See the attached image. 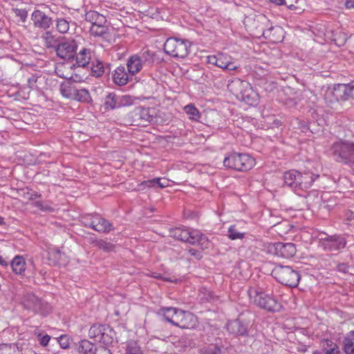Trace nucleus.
I'll list each match as a JSON object with an SVG mask.
<instances>
[{"label":"nucleus","mask_w":354,"mask_h":354,"mask_svg":"<svg viewBox=\"0 0 354 354\" xmlns=\"http://www.w3.org/2000/svg\"><path fill=\"white\" fill-rule=\"evenodd\" d=\"M169 236L177 240L200 245L203 250L209 248L211 245L208 239L197 230L176 227L169 231Z\"/></svg>","instance_id":"f257e3e1"},{"label":"nucleus","mask_w":354,"mask_h":354,"mask_svg":"<svg viewBox=\"0 0 354 354\" xmlns=\"http://www.w3.org/2000/svg\"><path fill=\"white\" fill-rule=\"evenodd\" d=\"M227 88L237 99L252 104L257 100V95L251 85L246 81L234 78L229 81Z\"/></svg>","instance_id":"f03ea898"},{"label":"nucleus","mask_w":354,"mask_h":354,"mask_svg":"<svg viewBox=\"0 0 354 354\" xmlns=\"http://www.w3.org/2000/svg\"><path fill=\"white\" fill-rule=\"evenodd\" d=\"M248 293L250 302L268 311L274 312L281 308V304L275 299L265 294L260 287H251L248 289Z\"/></svg>","instance_id":"7ed1b4c3"},{"label":"nucleus","mask_w":354,"mask_h":354,"mask_svg":"<svg viewBox=\"0 0 354 354\" xmlns=\"http://www.w3.org/2000/svg\"><path fill=\"white\" fill-rule=\"evenodd\" d=\"M153 62V53L149 49H143L140 53L129 57L127 63L129 73L133 76L139 73L144 66H150Z\"/></svg>","instance_id":"20e7f679"},{"label":"nucleus","mask_w":354,"mask_h":354,"mask_svg":"<svg viewBox=\"0 0 354 354\" xmlns=\"http://www.w3.org/2000/svg\"><path fill=\"white\" fill-rule=\"evenodd\" d=\"M223 165L226 167L243 171L252 169L255 165V160L248 154L232 153L225 157Z\"/></svg>","instance_id":"39448f33"},{"label":"nucleus","mask_w":354,"mask_h":354,"mask_svg":"<svg viewBox=\"0 0 354 354\" xmlns=\"http://www.w3.org/2000/svg\"><path fill=\"white\" fill-rule=\"evenodd\" d=\"M272 276L281 283L290 287H296L300 275L290 266H277L272 272Z\"/></svg>","instance_id":"423d86ee"},{"label":"nucleus","mask_w":354,"mask_h":354,"mask_svg":"<svg viewBox=\"0 0 354 354\" xmlns=\"http://www.w3.org/2000/svg\"><path fill=\"white\" fill-rule=\"evenodd\" d=\"M331 150L332 154L338 162L354 165V143L336 142Z\"/></svg>","instance_id":"0eeeda50"},{"label":"nucleus","mask_w":354,"mask_h":354,"mask_svg":"<svg viewBox=\"0 0 354 354\" xmlns=\"http://www.w3.org/2000/svg\"><path fill=\"white\" fill-rule=\"evenodd\" d=\"M207 64L216 66L223 71H234L239 68L235 59L231 55L219 52L216 55H208L205 57Z\"/></svg>","instance_id":"6e6552de"},{"label":"nucleus","mask_w":354,"mask_h":354,"mask_svg":"<svg viewBox=\"0 0 354 354\" xmlns=\"http://www.w3.org/2000/svg\"><path fill=\"white\" fill-rule=\"evenodd\" d=\"M190 44L188 40L169 38L165 43L164 50L166 53L175 57L184 58L189 50Z\"/></svg>","instance_id":"1a4fd4ad"},{"label":"nucleus","mask_w":354,"mask_h":354,"mask_svg":"<svg viewBox=\"0 0 354 354\" xmlns=\"http://www.w3.org/2000/svg\"><path fill=\"white\" fill-rule=\"evenodd\" d=\"M77 42L74 38L64 37L56 46V54L62 59H73L77 50Z\"/></svg>","instance_id":"9d476101"},{"label":"nucleus","mask_w":354,"mask_h":354,"mask_svg":"<svg viewBox=\"0 0 354 354\" xmlns=\"http://www.w3.org/2000/svg\"><path fill=\"white\" fill-rule=\"evenodd\" d=\"M24 306L35 313L46 316L51 310L50 306L33 294H27L23 299Z\"/></svg>","instance_id":"9b49d317"},{"label":"nucleus","mask_w":354,"mask_h":354,"mask_svg":"<svg viewBox=\"0 0 354 354\" xmlns=\"http://www.w3.org/2000/svg\"><path fill=\"white\" fill-rule=\"evenodd\" d=\"M352 95V85L338 84L334 86L333 89L327 93L326 99L332 104L334 102L346 101Z\"/></svg>","instance_id":"f8f14e48"},{"label":"nucleus","mask_w":354,"mask_h":354,"mask_svg":"<svg viewBox=\"0 0 354 354\" xmlns=\"http://www.w3.org/2000/svg\"><path fill=\"white\" fill-rule=\"evenodd\" d=\"M83 223L100 233H106L112 230V225L105 218L97 214L87 215L83 218Z\"/></svg>","instance_id":"ddd939ff"},{"label":"nucleus","mask_w":354,"mask_h":354,"mask_svg":"<svg viewBox=\"0 0 354 354\" xmlns=\"http://www.w3.org/2000/svg\"><path fill=\"white\" fill-rule=\"evenodd\" d=\"M324 237L319 236V241L323 248L326 250H339L345 248L346 241L340 236H328L324 234Z\"/></svg>","instance_id":"4468645a"},{"label":"nucleus","mask_w":354,"mask_h":354,"mask_svg":"<svg viewBox=\"0 0 354 354\" xmlns=\"http://www.w3.org/2000/svg\"><path fill=\"white\" fill-rule=\"evenodd\" d=\"M270 251L278 257L289 259L295 254L296 248L292 243L278 242L270 246Z\"/></svg>","instance_id":"2eb2a0df"},{"label":"nucleus","mask_w":354,"mask_h":354,"mask_svg":"<svg viewBox=\"0 0 354 354\" xmlns=\"http://www.w3.org/2000/svg\"><path fill=\"white\" fill-rule=\"evenodd\" d=\"M175 326L181 328H194L197 324V318L192 313L180 310Z\"/></svg>","instance_id":"dca6fc26"},{"label":"nucleus","mask_w":354,"mask_h":354,"mask_svg":"<svg viewBox=\"0 0 354 354\" xmlns=\"http://www.w3.org/2000/svg\"><path fill=\"white\" fill-rule=\"evenodd\" d=\"M31 20L35 28L43 30L49 28L53 24L51 17L39 10H36L32 13Z\"/></svg>","instance_id":"f3484780"},{"label":"nucleus","mask_w":354,"mask_h":354,"mask_svg":"<svg viewBox=\"0 0 354 354\" xmlns=\"http://www.w3.org/2000/svg\"><path fill=\"white\" fill-rule=\"evenodd\" d=\"M180 309L174 307H162L159 309L158 314L164 317L167 322L175 326L177 322L176 320H178L179 315L178 313H180Z\"/></svg>","instance_id":"a211bd4d"},{"label":"nucleus","mask_w":354,"mask_h":354,"mask_svg":"<svg viewBox=\"0 0 354 354\" xmlns=\"http://www.w3.org/2000/svg\"><path fill=\"white\" fill-rule=\"evenodd\" d=\"M226 329L230 333L236 336H243L248 333L247 326L239 319L229 321L226 324Z\"/></svg>","instance_id":"6ab92c4d"},{"label":"nucleus","mask_w":354,"mask_h":354,"mask_svg":"<svg viewBox=\"0 0 354 354\" xmlns=\"http://www.w3.org/2000/svg\"><path fill=\"white\" fill-rule=\"evenodd\" d=\"M130 75L129 71H126L124 66H120L115 69L113 74V80L117 85L124 86L129 81Z\"/></svg>","instance_id":"aec40b11"},{"label":"nucleus","mask_w":354,"mask_h":354,"mask_svg":"<svg viewBox=\"0 0 354 354\" xmlns=\"http://www.w3.org/2000/svg\"><path fill=\"white\" fill-rule=\"evenodd\" d=\"M106 330H109V331L112 333V330L109 328H105V327L102 325H93L89 329V335L91 337H99L100 341L109 344L111 342V341L106 339L108 336V334L106 333Z\"/></svg>","instance_id":"412c9836"},{"label":"nucleus","mask_w":354,"mask_h":354,"mask_svg":"<svg viewBox=\"0 0 354 354\" xmlns=\"http://www.w3.org/2000/svg\"><path fill=\"white\" fill-rule=\"evenodd\" d=\"M48 258L55 265L63 266L66 264L68 259L66 255L59 249L50 248L48 250Z\"/></svg>","instance_id":"4be33fe9"},{"label":"nucleus","mask_w":354,"mask_h":354,"mask_svg":"<svg viewBox=\"0 0 354 354\" xmlns=\"http://www.w3.org/2000/svg\"><path fill=\"white\" fill-rule=\"evenodd\" d=\"M319 177V175H310L308 173L305 174H301L299 173V178H298V187L301 189H307L310 188L313 182L315 180L316 178Z\"/></svg>","instance_id":"5701e85b"},{"label":"nucleus","mask_w":354,"mask_h":354,"mask_svg":"<svg viewBox=\"0 0 354 354\" xmlns=\"http://www.w3.org/2000/svg\"><path fill=\"white\" fill-rule=\"evenodd\" d=\"M91 59V52L89 49L82 48L76 55V63L78 66H87Z\"/></svg>","instance_id":"b1692460"},{"label":"nucleus","mask_w":354,"mask_h":354,"mask_svg":"<svg viewBox=\"0 0 354 354\" xmlns=\"http://www.w3.org/2000/svg\"><path fill=\"white\" fill-rule=\"evenodd\" d=\"M85 19L87 21L94 24H105L106 22V17L95 10H89L85 14Z\"/></svg>","instance_id":"393cba45"},{"label":"nucleus","mask_w":354,"mask_h":354,"mask_svg":"<svg viewBox=\"0 0 354 354\" xmlns=\"http://www.w3.org/2000/svg\"><path fill=\"white\" fill-rule=\"evenodd\" d=\"M10 266L16 274H22L26 269L25 259L23 257L17 255L11 261Z\"/></svg>","instance_id":"a878e982"},{"label":"nucleus","mask_w":354,"mask_h":354,"mask_svg":"<svg viewBox=\"0 0 354 354\" xmlns=\"http://www.w3.org/2000/svg\"><path fill=\"white\" fill-rule=\"evenodd\" d=\"M299 171L297 170H290L283 174V180L284 183L290 186L294 187L297 188L298 187V178H299Z\"/></svg>","instance_id":"bb28decb"},{"label":"nucleus","mask_w":354,"mask_h":354,"mask_svg":"<svg viewBox=\"0 0 354 354\" xmlns=\"http://www.w3.org/2000/svg\"><path fill=\"white\" fill-rule=\"evenodd\" d=\"M344 349L346 354H354V331H350L344 341Z\"/></svg>","instance_id":"cd10ccee"},{"label":"nucleus","mask_w":354,"mask_h":354,"mask_svg":"<svg viewBox=\"0 0 354 354\" xmlns=\"http://www.w3.org/2000/svg\"><path fill=\"white\" fill-rule=\"evenodd\" d=\"M72 99L82 102H88L91 100V96L88 90L75 87V92Z\"/></svg>","instance_id":"c85d7f7f"},{"label":"nucleus","mask_w":354,"mask_h":354,"mask_svg":"<svg viewBox=\"0 0 354 354\" xmlns=\"http://www.w3.org/2000/svg\"><path fill=\"white\" fill-rule=\"evenodd\" d=\"M74 92H75V86L72 83L66 82L62 84L60 86L61 94L66 98L72 99L74 96Z\"/></svg>","instance_id":"c756f323"},{"label":"nucleus","mask_w":354,"mask_h":354,"mask_svg":"<svg viewBox=\"0 0 354 354\" xmlns=\"http://www.w3.org/2000/svg\"><path fill=\"white\" fill-rule=\"evenodd\" d=\"M322 346L325 351L324 354H339L337 345L329 339H324Z\"/></svg>","instance_id":"7c9ffc66"},{"label":"nucleus","mask_w":354,"mask_h":354,"mask_svg":"<svg viewBox=\"0 0 354 354\" xmlns=\"http://www.w3.org/2000/svg\"><path fill=\"white\" fill-rule=\"evenodd\" d=\"M184 111L191 120L198 121L201 117L199 111L193 104L186 105L184 107Z\"/></svg>","instance_id":"2f4dec72"},{"label":"nucleus","mask_w":354,"mask_h":354,"mask_svg":"<svg viewBox=\"0 0 354 354\" xmlns=\"http://www.w3.org/2000/svg\"><path fill=\"white\" fill-rule=\"evenodd\" d=\"M70 21H68L64 18H57L55 20L57 30L61 34H65L68 32L70 28Z\"/></svg>","instance_id":"473e14b6"},{"label":"nucleus","mask_w":354,"mask_h":354,"mask_svg":"<svg viewBox=\"0 0 354 354\" xmlns=\"http://www.w3.org/2000/svg\"><path fill=\"white\" fill-rule=\"evenodd\" d=\"M125 354H144V353L136 342L130 340L127 342Z\"/></svg>","instance_id":"72a5a7b5"},{"label":"nucleus","mask_w":354,"mask_h":354,"mask_svg":"<svg viewBox=\"0 0 354 354\" xmlns=\"http://www.w3.org/2000/svg\"><path fill=\"white\" fill-rule=\"evenodd\" d=\"M147 187H154L157 185L159 187L164 188L169 185V181L166 178H153L152 180H146L143 183Z\"/></svg>","instance_id":"f704fd0d"},{"label":"nucleus","mask_w":354,"mask_h":354,"mask_svg":"<svg viewBox=\"0 0 354 354\" xmlns=\"http://www.w3.org/2000/svg\"><path fill=\"white\" fill-rule=\"evenodd\" d=\"M94 345L88 340H82L80 342L78 351L82 354H93Z\"/></svg>","instance_id":"c9c22d12"},{"label":"nucleus","mask_w":354,"mask_h":354,"mask_svg":"<svg viewBox=\"0 0 354 354\" xmlns=\"http://www.w3.org/2000/svg\"><path fill=\"white\" fill-rule=\"evenodd\" d=\"M104 106L106 109H111L119 108L118 95L113 93H109L105 99Z\"/></svg>","instance_id":"e433bc0d"},{"label":"nucleus","mask_w":354,"mask_h":354,"mask_svg":"<svg viewBox=\"0 0 354 354\" xmlns=\"http://www.w3.org/2000/svg\"><path fill=\"white\" fill-rule=\"evenodd\" d=\"M42 39L44 41L45 46L48 48H55L57 46V41L55 37L49 31L46 32L42 35Z\"/></svg>","instance_id":"4c0bfd02"},{"label":"nucleus","mask_w":354,"mask_h":354,"mask_svg":"<svg viewBox=\"0 0 354 354\" xmlns=\"http://www.w3.org/2000/svg\"><path fill=\"white\" fill-rule=\"evenodd\" d=\"M108 28L104 26V24H94L92 25L90 31L94 36L102 37L107 33Z\"/></svg>","instance_id":"58836bf2"},{"label":"nucleus","mask_w":354,"mask_h":354,"mask_svg":"<svg viewBox=\"0 0 354 354\" xmlns=\"http://www.w3.org/2000/svg\"><path fill=\"white\" fill-rule=\"evenodd\" d=\"M135 98L129 95H118L119 107L133 105Z\"/></svg>","instance_id":"ea45409f"},{"label":"nucleus","mask_w":354,"mask_h":354,"mask_svg":"<svg viewBox=\"0 0 354 354\" xmlns=\"http://www.w3.org/2000/svg\"><path fill=\"white\" fill-rule=\"evenodd\" d=\"M104 66L101 62L96 60L95 62L92 63L91 73L93 76H101L104 73Z\"/></svg>","instance_id":"a19ab883"},{"label":"nucleus","mask_w":354,"mask_h":354,"mask_svg":"<svg viewBox=\"0 0 354 354\" xmlns=\"http://www.w3.org/2000/svg\"><path fill=\"white\" fill-rule=\"evenodd\" d=\"M245 236V233L239 232L234 225H231L228 229V237L231 240L242 239Z\"/></svg>","instance_id":"79ce46f5"},{"label":"nucleus","mask_w":354,"mask_h":354,"mask_svg":"<svg viewBox=\"0 0 354 354\" xmlns=\"http://www.w3.org/2000/svg\"><path fill=\"white\" fill-rule=\"evenodd\" d=\"M96 245L99 248V249L105 251V252H109L113 250V245L111 244L109 242L100 240L97 242Z\"/></svg>","instance_id":"37998d69"},{"label":"nucleus","mask_w":354,"mask_h":354,"mask_svg":"<svg viewBox=\"0 0 354 354\" xmlns=\"http://www.w3.org/2000/svg\"><path fill=\"white\" fill-rule=\"evenodd\" d=\"M57 342L62 348L67 349L70 347V339L68 336L62 335L57 338Z\"/></svg>","instance_id":"c03bdc74"},{"label":"nucleus","mask_w":354,"mask_h":354,"mask_svg":"<svg viewBox=\"0 0 354 354\" xmlns=\"http://www.w3.org/2000/svg\"><path fill=\"white\" fill-rule=\"evenodd\" d=\"M34 205L44 212H53L54 210L53 207L43 201H36Z\"/></svg>","instance_id":"a18cd8bd"},{"label":"nucleus","mask_w":354,"mask_h":354,"mask_svg":"<svg viewBox=\"0 0 354 354\" xmlns=\"http://www.w3.org/2000/svg\"><path fill=\"white\" fill-rule=\"evenodd\" d=\"M37 77L36 75H31L27 80V86L29 89L37 88Z\"/></svg>","instance_id":"49530a36"},{"label":"nucleus","mask_w":354,"mask_h":354,"mask_svg":"<svg viewBox=\"0 0 354 354\" xmlns=\"http://www.w3.org/2000/svg\"><path fill=\"white\" fill-rule=\"evenodd\" d=\"M15 349V346L11 344L0 345V354H12L11 351Z\"/></svg>","instance_id":"de8ad7c7"},{"label":"nucleus","mask_w":354,"mask_h":354,"mask_svg":"<svg viewBox=\"0 0 354 354\" xmlns=\"http://www.w3.org/2000/svg\"><path fill=\"white\" fill-rule=\"evenodd\" d=\"M14 12L17 17H18L22 21H25L28 17V12L24 9H15Z\"/></svg>","instance_id":"09e8293b"},{"label":"nucleus","mask_w":354,"mask_h":354,"mask_svg":"<svg viewBox=\"0 0 354 354\" xmlns=\"http://www.w3.org/2000/svg\"><path fill=\"white\" fill-rule=\"evenodd\" d=\"M36 334L39 337V344L43 346H47L50 339V336L48 335H42L40 333H36Z\"/></svg>","instance_id":"8fccbe9b"},{"label":"nucleus","mask_w":354,"mask_h":354,"mask_svg":"<svg viewBox=\"0 0 354 354\" xmlns=\"http://www.w3.org/2000/svg\"><path fill=\"white\" fill-rule=\"evenodd\" d=\"M93 354H111V353L107 348L103 346H99L95 348Z\"/></svg>","instance_id":"3c124183"},{"label":"nucleus","mask_w":354,"mask_h":354,"mask_svg":"<svg viewBox=\"0 0 354 354\" xmlns=\"http://www.w3.org/2000/svg\"><path fill=\"white\" fill-rule=\"evenodd\" d=\"M151 277L155 279H162L165 281H169V282H176L177 281V279H171V278L163 277L160 274H158V273H153L151 274Z\"/></svg>","instance_id":"603ef678"},{"label":"nucleus","mask_w":354,"mask_h":354,"mask_svg":"<svg viewBox=\"0 0 354 354\" xmlns=\"http://www.w3.org/2000/svg\"><path fill=\"white\" fill-rule=\"evenodd\" d=\"M141 115L145 118L147 121L152 122L153 120V116L149 115V109H142Z\"/></svg>","instance_id":"864d4df0"},{"label":"nucleus","mask_w":354,"mask_h":354,"mask_svg":"<svg viewBox=\"0 0 354 354\" xmlns=\"http://www.w3.org/2000/svg\"><path fill=\"white\" fill-rule=\"evenodd\" d=\"M206 352L207 354H218L221 353V348L216 346L209 347Z\"/></svg>","instance_id":"5fc2aeb1"},{"label":"nucleus","mask_w":354,"mask_h":354,"mask_svg":"<svg viewBox=\"0 0 354 354\" xmlns=\"http://www.w3.org/2000/svg\"><path fill=\"white\" fill-rule=\"evenodd\" d=\"M349 267L345 263H341L337 266V270L343 273L348 272Z\"/></svg>","instance_id":"6e6d98bb"},{"label":"nucleus","mask_w":354,"mask_h":354,"mask_svg":"<svg viewBox=\"0 0 354 354\" xmlns=\"http://www.w3.org/2000/svg\"><path fill=\"white\" fill-rule=\"evenodd\" d=\"M189 254L192 255V256H194L196 257L197 259H201L202 257V255L201 254V252H198L197 250H196L195 249H190L189 250Z\"/></svg>","instance_id":"4d7b16f0"},{"label":"nucleus","mask_w":354,"mask_h":354,"mask_svg":"<svg viewBox=\"0 0 354 354\" xmlns=\"http://www.w3.org/2000/svg\"><path fill=\"white\" fill-rule=\"evenodd\" d=\"M345 6L347 8H354V0H346L345 2Z\"/></svg>","instance_id":"13d9d810"},{"label":"nucleus","mask_w":354,"mask_h":354,"mask_svg":"<svg viewBox=\"0 0 354 354\" xmlns=\"http://www.w3.org/2000/svg\"><path fill=\"white\" fill-rule=\"evenodd\" d=\"M0 264L3 266H7L8 265V262L3 258L2 256L0 255Z\"/></svg>","instance_id":"bf43d9fd"},{"label":"nucleus","mask_w":354,"mask_h":354,"mask_svg":"<svg viewBox=\"0 0 354 354\" xmlns=\"http://www.w3.org/2000/svg\"><path fill=\"white\" fill-rule=\"evenodd\" d=\"M272 3H275L276 5L280 6L284 3L285 0H270Z\"/></svg>","instance_id":"052dcab7"},{"label":"nucleus","mask_w":354,"mask_h":354,"mask_svg":"<svg viewBox=\"0 0 354 354\" xmlns=\"http://www.w3.org/2000/svg\"><path fill=\"white\" fill-rule=\"evenodd\" d=\"M351 97L354 98V85H352V95Z\"/></svg>","instance_id":"680f3d73"},{"label":"nucleus","mask_w":354,"mask_h":354,"mask_svg":"<svg viewBox=\"0 0 354 354\" xmlns=\"http://www.w3.org/2000/svg\"><path fill=\"white\" fill-rule=\"evenodd\" d=\"M3 223V218L0 216V225Z\"/></svg>","instance_id":"e2e57ef3"},{"label":"nucleus","mask_w":354,"mask_h":354,"mask_svg":"<svg viewBox=\"0 0 354 354\" xmlns=\"http://www.w3.org/2000/svg\"><path fill=\"white\" fill-rule=\"evenodd\" d=\"M313 354H319V353H317V352H315V353H314Z\"/></svg>","instance_id":"0e129e2a"}]
</instances>
